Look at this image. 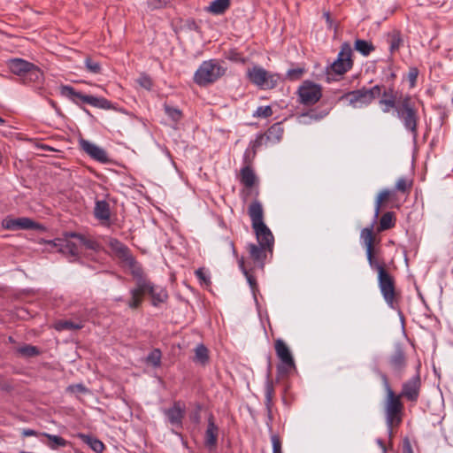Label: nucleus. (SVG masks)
Listing matches in <instances>:
<instances>
[{
  "label": "nucleus",
  "mask_w": 453,
  "mask_h": 453,
  "mask_svg": "<svg viewBox=\"0 0 453 453\" xmlns=\"http://www.w3.org/2000/svg\"><path fill=\"white\" fill-rule=\"evenodd\" d=\"M226 70L215 59L203 61L195 73L194 81L199 86H207L222 77Z\"/></svg>",
  "instance_id": "nucleus-6"
},
{
  "label": "nucleus",
  "mask_w": 453,
  "mask_h": 453,
  "mask_svg": "<svg viewBox=\"0 0 453 453\" xmlns=\"http://www.w3.org/2000/svg\"><path fill=\"white\" fill-rule=\"evenodd\" d=\"M403 453H413L410 440L408 438H404L403 440Z\"/></svg>",
  "instance_id": "nucleus-56"
},
{
  "label": "nucleus",
  "mask_w": 453,
  "mask_h": 453,
  "mask_svg": "<svg viewBox=\"0 0 453 453\" xmlns=\"http://www.w3.org/2000/svg\"><path fill=\"white\" fill-rule=\"evenodd\" d=\"M378 442H379V445H380V446L382 447V449H383V450H384V452H385V451H386V448H385V446H384L383 441H382L381 440H379V441H378Z\"/></svg>",
  "instance_id": "nucleus-63"
},
{
  "label": "nucleus",
  "mask_w": 453,
  "mask_h": 453,
  "mask_svg": "<svg viewBox=\"0 0 453 453\" xmlns=\"http://www.w3.org/2000/svg\"><path fill=\"white\" fill-rule=\"evenodd\" d=\"M304 73H305V69L303 67L289 69L287 72L286 79L292 81H298L303 77Z\"/></svg>",
  "instance_id": "nucleus-43"
},
{
  "label": "nucleus",
  "mask_w": 453,
  "mask_h": 453,
  "mask_svg": "<svg viewBox=\"0 0 453 453\" xmlns=\"http://www.w3.org/2000/svg\"><path fill=\"white\" fill-rule=\"evenodd\" d=\"M274 395V388L272 380L270 379V372L268 373L265 382V405L269 412H271V404Z\"/></svg>",
  "instance_id": "nucleus-39"
},
{
  "label": "nucleus",
  "mask_w": 453,
  "mask_h": 453,
  "mask_svg": "<svg viewBox=\"0 0 453 453\" xmlns=\"http://www.w3.org/2000/svg\"><path fill=\"white\" fill-rule=\"evenodd\" d=\"M77 388H79L80 391H85V388L81 384L77 385Z\"/></svg>",
  "instance_id": "nucleus-64"
},
{
  "label": "nucleus",
  "mask_w": 453,
  "mask_h": 453,
  "mask_svg": "<svg viewBox=\"0 0 453 453\" xmlns=\"http://www.w3.org/2000/svg\"><path fill=\"white\" fill-rule=\"evenodd\" d=\"M166 115L174 122H178L182 118V112L180 110L172 107L168 104L164 105Z\"/></svg>",
  "instance_id": "nucleus-42"
},
{
  "label": "nucleus",
  "mask_w": 453,
  "mask_h": 453,
  "mask_svg": "<svg viewBox=\"0 0 453 453\" xmlns=\"http://www.w3.org/2000/svg\"><path fill=\"white\" fill-rule=\"evenodd\" d=\"M322 18L325 19L326 26H327V28L331 29L332 27H333L334 20H333V19L331 17L330 12L325 10L323 12Z\"/></svg>",
  "instance_id": "nucleus-55"
},
{
  "label": "nucleus",
  "mask_w": 453,
  "mask_h": 453,
  "mask_svg": "<svg viewBox=\"0 0 453 453\" xmlns=\"http://www.w3.org/2000/svg\"><path fill=\"white\" fill-rule=\"evenodd\" d=\"M250 81L262 89H272L275 88L280 80L277 73H270L264 68L255 65L247 73Z\"/></svg>",
  "instance_id": "nucleus-11"
},
{
  "label": "nucleus",
  "mask_w": 453,
  "mask_h": 453,
  "mask_svg": "<svg viewBox=\"0 0 453 453\" xmlns=\"http://www.w3.org/2000/svg\"><path fill=\"white\" fill-rule=\"evenodd\" d=\"M162 353L159 349H154L146 357V362L154 367H158L161 365Z\"/></svg>",
  "instance_id": "nucleus-40"
},
{
  "label": "nucleus",
  "mask_w": 453,
  "mask_h": 453,
  "mask_svg": "<svg viewBox=\"0 0 453 453\" xmlns=\"http://www.w3.org/2000/svg\"><path fill=\"white\" fill-rule=\"evenodd\" d=\"M322 96V88L319 84L313 83V104L320 100Z\"/></svg>",
  "instance_id": "nucleus-52"
},
{
  "label": "nucleus",
  "mask_w": 453,
  "mask_h": 453,
  "mask_svg": "<svg viewBox=\"0 0 453 453\" xmlns=\"http://www.w3.org/2000/svg\"><path fill=\"white\" fill-rule=\"evenodd\" d=\"M241 182L246 187V188H252L256 181H257V176L252 170V168L247 165L246 166L242 167L241 169Z\"/></svg>",
  "instance_id": "nucleus-31"
},
{
  "label": "nucleus",
  "mask_w": 453,
  "mask_h": 453,
  "mask_svg": "<svg viewBox=\"0 0 453 453\" xmlns=\"http://www.w3.org/2000/svg\"><path fill=\"white\" fill-rule=\"evenodd\" d=\"M127 265L129 267L131 274L135 280V288L130 290V295L132 296L137 295L138 290L142 288V287H147L146 283H148L150 280L147 278L142 265L135 260V258L127 264Z\"/></svg>",
  "instance_id": "nucleus-17"
},
{
  "label": "nucleus",
  "mask_w": 453,
  "mask_h": 453,
  "mask_svg": "<svg viewBox=\"0 0 453 453\" xmlns=\"http://www.w3.org/2000/svg\"><path fill=\"white\" fill-rule=\"evenodd\" d=\"M22 435L25 436V437H27V436H36L38 435V433L33 429H24L22 431Z\"/></svg>",
  "instance_id": "nucleus-58"
},
{
  "label": "nucleus",
  "mask_w": 453,
  "mask_h": 453,
  "mask_svg": "<svg viewBox=\"0 0 453 453\" xmlns=\"http://www.w3.org/2000/svg\"><path fill=\"white\" fill-rule=\"evenodd\" d=\"M421 379L418 373L403 384L401 393L398 395H401V398H406L410 402H417L419 397Z\"/></svg>",
  "instance_id": "nucleus-15"
},
{
  "label": "nucleus",
  "mask_w": 453,
  "mask_h": 453,
  "mask_svg": "<svg viewBox=\"0 0 453 453\" xmlns=\"http://www.w3.org/2000/svg\"><path fill=\"white\" fill-rule=\"evenodd\" d=\"M418 76V69L417 67H411L408 73V80L410 81L411 88H413L416 85Z\"/></svg>",
  "instance_id": "nucleus-50"
},
{
  "label": "nucleus",
  "mask_w": 453,
  "mask_h": 453,
  "mask_svg": "<svg viewBox=\"0 0 453 453\" xmlns=\"http://www.w3.org/2000/svg\"><path fill=\"white\" fill-rule=\"evenodd\" d=\"M360 238L366 250V257L370 267L372 270L377 271L380 273L381 271H385L386 263L382 257H380V249L376 247L377 241L376 236L373 233V225L365 227L360 233Z\"/></svg>",
  "instance_id": "nucleus-3"
},
{
  "label": "nucleus",
  "mask_w": 453,
  "mask_h": 453,
  "mask_svg": "<svg viewBox=\"0 0 453 453\" xmlns=\"http://www.w3.org/2000/svg\"><path fill=\"white\" fill-rule=\"evenodd\" d=\"M248 213L252 222V227L265 224L263 207L258 200H255L250 204Z\"/></svg>",
  "instance_id": "nucleus-24"
},
{
  "label": "nucleus",
  "mask_w": 453,
  "mask_h": 453,
  "mask_svg": "<svg viewBox=\"0 0 453 453\" xmlns=\"http://www.w3.org/2000/svg\"><path fill=\"white\" fill-rule=\"evenodd\" d=\"M231 0H213L205 10L213 15H222L230 7Z\"/></svg>",
  "instance_id": "nucleus-26"
},
{
  "label": "nucleus",
  "mask_w": 453,
  "mask_h": 453,
  "mask_svg": "<svg viewBox=\"0 0 453 453\" xmlns=\"http://www.w3.org/2000/svg\"><path fill=\"white\" fill-rule=\"evenodd\" d=\"M43 436L47 437L50 441L48 446L52 449H57L58 447H65L68 444V441L59 435H54L50 434H42Z\"/></svg>",
  "instance_id": "nucleus-37"
},
{
  "label": "nucleus",
  "mask_w": 453,
  "mask_h": 453,
  "mask_svg": "<svg viewBox=\"0 0 453 453\" xmlns=\"http://www.w3.org/2000/svg\"><path fill=\"white\" fill-rule=\"evenodd\" d=\"M379 105L383 113L395 111L404 128L414 138L418 136L419 116L416 104L410 95H403L397 91L394 86H390L384 88L382 96L379 99Z\"/></svg>",
  "instance_id": "nucleus-1"
},
{
  "label": "nucleus",
  "mask_w": 453,
  "mask_h": 453,
  "mask_svg": "<svg viewBox=\"0 0 453 453\" xmlns=\"http://www.w3.org/2000/svg\"><path fill=\"white\" fill-rule=\"evenodd\" d=\"M66 236L77 239L79 241V243L85 246L86 249L88 250H97L100 249V244L96 240L88 238L87 236L81 234L69 232L66 233Z\"/></svg>",
  "instance_id": "nucleus-27"
},
{
  "label": "nucleus",
  "mask_w": 453,
  "mask_h": 453,
  "mask_svg": "<svg viewBox=\"0 0 453 453\" xmlns=\"http://www.w3.org/2000/svg\"><path fill=\"white\" fill-rule=\"evenodd\" d=\"M85 66L87 70L92 73H99L101 72L100 64L90 58L85 59Z\"/></svg>",
  "instance_id": "nucleus-46"
},
{
  "label": "nucleus",
  "mask_w": 453,
  "mask_h": 453,
  "mask_svg": "<svg viewBox=\"0 0 453 453\" xmlns=\"http://www.w3.org/2000/svg\"><path fill=\"white\" fill-rule=\"evenodd\" d=\"M352 54L350 44L347 42H343L341 45L337 58L326 69L328 82L338 81V76H342L353 67L354 61L352 59Z\"/></svg>",
  "instance_id": "nucleus-4"
},
{
  "label": "nucleus",
  "mask_w": 453,
  "mask_h": 453,
  "mask_svg": "<svg viewBox=\"0 0 453 453\" xmlns=\"http://www.w3.org/2000/svg\"><path fill=\"white\" fill-rule=\"evenodd\" d=\"M207 427L204 433L203 444L210 451L216 449L218 445L219 426L215 424V418L212 414H210L207 420Z\"/></svg>",
  "instance_id": "nucleus-19"
},
{
  "label": "nucleus",
  "mask_w": 453,
  "mask_h": 453,
  "mask_svg": "<svg viewBox=\"0 0 453 453\" xmlns=\"http://www.w3.org/2000/svg\"><path fill=\"white\" fill-rule=\"evenodd\" d=\"M137 83L143 88L147 90H150L153 86V81L151 78L146 74L142 73L139 78L137 79Z\"/></svg>",
  "instance_id": "nucleus-44"
},
{
  "label": "nucleus",
  "mask_w": 453,
  "mask_h": 453,
  "mask_svg": "<svg viewBox=\"0 0 453 453\" xmlns=\"http://www.w3.org/2000/svg\"><path fill=\"white\" fill-rule=\"evenodd\" d=\"M248 280V282L249 284L250 285V287L252 288H254L255 287H257V281H256V279L248 273V274H244Z\"/></svg>",
  "instance_id": "nucleus-57"
},
{
  "label": "nucleus",
  "mask_w": 453,
  "mask_h": 453,
  "mask_svg": "<svg viewBox=\"0 0 453 453\" xmlns=\"http://www.w3.org/2000/svg\"><path fill=\"white\" fill-rule=\"evenodd\" d=\"M257 242L261 246L267 248L268 253L273 254L274 237L265 224H260L253 226Z\"/></svg>",
  "instance_id": "nucleus-21"
},
{
  "label": "nucleus",
  "mask_w": 453,
  "mask_h": 453,
  "mask_svg": "<svg viewBox=\"0 0 453 453\" xmlns=\"http://www.w3.org/2000/svg\"><path fill=\"white\" fill-rule=\"evenodd\" d=\"M2 226L7 230H19V229H42V226L32 220L29 218L22 217L12 219L10 217L5 218L2 221Z\"/></svg>",
  "instance_id": "nucleus-16"
},
{
  "label": "nucleus",
  "mask_w": 453,
  "mask_h": 453,
  "mask_svg": "<svg viewBox=\"0 0 453 453\" xmlns=\"http://www.w3.org/2000/svg\"><path fill=\"white\" fill-rule=\"evenodd\" d=\"M146 286L147 287L140 288L137 295L132 296L127 301V306L131 310H136L141 307L143 302V297L146 294L150 296L153 306H158L159 304L166 302L168 295L165 289L160 288L157 290V288L150 280L146 283Z\"/></svg>",
  "instance_id": "nucleus-7"
},
{
  "label": "nucleus",
  "mask_w": 453,
  "mask_h": 453,
  "mask_svg": "<svg viewBox=\"0 0 453 453\" xmlns=\"http://www.w3.org/2000/svg\"><path fill=\"white\" fill-rule=\"evenodd\" d=\"M271 440L273 443V453H282L280 436L278 434H273Z\"/></svg>",
  "instance_id": "nucleus-49"
},
{
  "label": "nucleus",
  "mask_w": 453,
  "mask_h": 453,
  "mask_svg": "<svg viewBox=\"0 0 453 453\" xmlns=\"http://www.w3.org/2000/svg\"><path fill=\"white\" fill-rule=\"evenodd\" d=\"M393 195V192L389 189L381 190L375 200V208H374V218L377 219L380 213L382 207L389 201Z\"/></svg>",
  "instance_id": "nucleus-29"
},
{
  "label": "nucleus",
  "mask_w": 453,
  "mask_h": 453,
  "mask_svg": "<svg viewBox=\"0 0 453 453\" xmlns=\"http://www.w3.org/2000/svg\"><path fill=\"white\" fill-rule=\"evenodd\" d=\"M62 96L70 98L75 104H78L77 99L82 103L88 104L94 107L101 109H115L111 102L104 97H96L91 95H84L81 92L76 91L73 87L68 85H62L60 87Z\"/></svg>",
  "instance_id": "nucleus-9"
},
{
  "label": "nucleus",
  "mask_w": 453,
  "mask_h": 453,
  "mask_svg": "<svg viewBox=\"0 0 453 453\" xmlns=\"http://www.w3.org/2000/svg\"><path fill=\"white\" fill-rule=\"evenodd\" d=\"M332 109V104H329L326 106V108L320 111V112H317L315 109H313V119H320L322 118H324L325 116H326L330 110Z\"/></svg>",
  "instance_id": "nucleus-53"
},
{
  "label": "nucleus",
  "mask_w": 453,
  "mask_h": 453,
  "mask_svg": "<svg viewBox=\"0 0 453 453\" xmlns=\"http://www.w3.org/2000/svg\"><path fill=\"white\" fill-rule=\"evenodd\" d=\"M172 0H147V6L150 10L165 8Z\"/></svg>",
  "instance_id": "nucleus-45"
},
{
  "label": "nucleus",
  "mask_w": 453,
  "mask_h": 453,
  "mask_svg": "<svg viewBox=\"0 0 453 453\" xmlns=\"http://www.w3.org/2000/svg\"><path fill=\"white\" fill-rule=\"evenodd\" d=\"M115 242L117 244V255L122 261H124L126 264H128L130 261H133V259H134V257L130 253L129 249L126 245L120 243L118 241H115Z\"/></svg>",
  "instance_id": "nucleus-35"
},
{
  "label": "nucleus",
  "mask_w": 453,
  "mask_h": 453,
  "mask_svg": "<svg viewBox=\"0 0 453 453\" xmlns=\"http://www.w3.org/2000/svg\"><path fill=\"white\" fill-rule=\"evenodd\" d=\"M39 148L44 150H47V151H54L55 150L51 147H50L49 145H46V144H39L38 145Z\"/></svg>",
  "instance_id": "nucleus-61"
},
{
  "label": "nucleus",
  "mask_w": 453,
  "mask_h": 453,
  "mask_svg": "<svg viewBox=\"0 0 453 453\" xmlns=\"http://www.w3.org/2000/svg\"><path fill=\"white\" fill-rule=\"evenodd\" d=\"M274 349L277 357L280 360V363L277 365L278 374L284 376L288 374L292 370H295V361L286 342L281 339L275 340Z\"/></svg>",
  "instance_id": "nucleus-12"
},
{
  "label": "nucleus",
  "mask_w": 453,
  "mask_h": 453,
  "mask_svg": "<svg viewBox=\"0 0 453 453\" xmlns=\"http://www.w3.org/2000/svg\"><path fill=\"white\" fill-rule=\"evenodd\" d=\"M354 48L364 56L370 55L375 50V47L371 42L362 39H357L355 41Z\"/></svg>",
  "instance_id": "nucleus-34"
},
{
  "label": "nucleus",
  "mask_w": 453,
  "mask_h": 453,
  "mask_svg": "<svg viewBox=\"0 0 453 453\" xmlns=\"http://www.w3.org/2000/svg\"><path fill=\"white\" fill-rule=\"evenodd\" d=\"M297 102L306 107L303 111H299L298 107L296 109V114L299 123L306 124V119H310V112L311 111V81L306 80L298 88L296 92Z\"/></svg>",
  "instance_id": "nucleus-13"
},
{
  "label": "nucleus",
  "mask_w": 453,
  "mask_h": 453,
  "mask_svg": "<svg viewBox=\"0 0 453 453\" xmlns=\"http://www.w3.org/2000/svg\"><path fill=\"white\" fill-rule=\"evenodd\" d=\"M262 139V136L258 137L255 142H254V145H253V148H254V150H253V154L255 155L256 154V150L255 148L258 147L260 144H261V140Z\"/></svg>",
  "instance_id": "nucleus-62"
},
{
  "label": "nucleus",
  "mask_w": 453,
  "mask_h": 453,
  "mask_svg": "<svg viewBox=\"0 0 453 453\" xmlns=\"http://www.w3.org/2000/svg\"><path fill=\"white\" fill-rule=\"evenodd\" d=\"M388 42L389 43V50L391 53L397 51L403 44V38L400 31L393 30L388 33Z\"/></svg>",
  "instance_id": "nucleus-33"
},
{
  "label": "nucleus",
  "mask_w": 453,
  "mask_h": 453,
  "mask_svg": "<svg viewBox=\"0 0 453 453\" xmlns=\"http://www.w3.org/2000/svg\"><path fill=\"white\" fill-rule=\"evenodd\" d=\"M395 213L393 211H388L381 216V218L380 219L379 226L377 227V231L382 232V231L391 229L395 226Z\"/></svg>",
  "instance_id": "nucleus-32"
},
{
  "label": "nucleus",
  "mask_w": 453,
  "mask_h": 453,
  "mask_svg": "<svg viewBox=\"0 0 453 453\" xmlns=\"http://www.w3.org/2000/svg\"><path fill=\"white\" fill-rule=\"evenodd\" d=\"M81 148L93 159L100 163H107L109 161L104 150L96 146L90 142L81 139L80 141Z\"/></svg>",
  "instance_id": "nucleus-22"
},
{
  "label": "nucleus",
  "mask_w": 453,
  "mask_h": 453,
  "mask_svg": "<svg viewBox=\"0 0 453 453\" xmlns=\"http://www.w3.org/2000/svg\"><path fill=\"white\" fill-rule=\"evenodd\" d=\"M18 352L27 357H32L38 356L40 354V350L37 347L32 346L29 344L24 345L18 349Z\"/></svg>",
  "instance_id": "nucleus-41"
},
{
  "label": "nucleus",
  "mask_w": 453,
  "mask_h": 453,
  "mask_svg": "<svg viewBox=\"0 0 453 453\" xmlns=\"http://www.w3.org/2000/svg\"><path fill=\"white\" fill-rule=\"evenodd\" d=\"M388 364L392 372L399 379H402L408 365L407 354L402 344H396L394 351L388 358Z\"/></svg>",
  "instance_id": "nucleus-14"
},
{
  "label": "nucleus",
  "mask_w": 453,
  "mask_h": 453,
  "mask_svg": "<svg viewBox=\"0 0 453 453\" xmlns=\"http://www.w3.org/2000/svg\"><path fill=\"white\" fill-rule=\"evenodd\" d=\"M250 258L261 269L265 266L266 258V253L268 252L267 248L255 243H250L247 246Z\"/></svg>",
  "instance_id": "nucleus-23"
},
{
  "label": "nucleus",
  "mask_w": 453,
  "mask_h": 453,
  "mask_svg": "<svg viewBox=\"0 0 453 453\" xmlns=\"http://www.w3.org/2000/svg\"><path fill=\"white\" fill-rule=\"evenodd\" d=\"M238 264H239V267L240 269L242 271V273L244 274H248V271L245 267V265H244V258L243 257H241L239 260H238Z\"/></svg>",
  "instance_id": "nucleus-60"
},
{
  "label": "nucleus",
  "mask_w": 453,
  "mask_h": 453,
  "mask_svg": "<svg viewBox=\"0 0 453 453\" xmlns=\"http://www.w3.org/2000/svg\"><path fill=\"white\" fill-rule=\"evenodd\" d=\"M169 423L178 428L182 427V419L185 417V404L180 401L173 403V406L164 411Z\"/></svg>",
  "instance_id": "nucleus-20"
},
{
  "label": "nucleus",
  "mask_w": 453,
  "mask_h": 453,
  "mask_svg": "<svg viewBox=\"0 0 453 453\" xmlns=\"http://www.w3.org/2000/svg\"><path fill=\"white\" fill-rule=\"evenodd\" d=\"M65 235H66V234ZM67 238H69V236H65V238H57L53 241H50L49 243L52 244L64 255L72 257L73 258L72 261H75L80 256L79 248L76 243L69 241Z\"/></svg>",
  "instance_id": "nucleus-18"
},
{
  "label": "nucleus",
  "mask_w": 453,
  "mask_h": 453,
  "mask_svg": "<svg viewBox=\"0 0 453 453\" xmlns=\"http://www.w3.org/2000/svg\"><path fill=\"white\" fill-rule=\"evenodd\" d=\"M226 58L235 62H244V59L242 58V55L236 50H230L227 52Z\"/></svg>",
  "instance_id": "nucleus-51"
},
{
  "label": "nucleus",
  "mask_w": 453,
  "mask_h": 453,
  "mask_svg": "<svg viewBox=\"0 0 453 453\" xmlns=\"http://www.w3.org/2000/svg\"><path fill=\"white\" fill-rule=\"evenodd\" d=\"M378 283L386 303L391 308H395L400 299V294L396 291L394 277L387 270L381 271L378 273Z\"/></svg>",
  "instance_id": "nucleus-10"
},
{
  "label": "nucleus",
  "mask_w": 453,
  "mask_h": 453,
  "mask_svg": "<svg viewBox=\"0 0 453 453\" xmlns=\"http://www.w3.org/2000/svg\"><path fill=\"white\" fill-rule=\"evenodd\" d=\"M208 349L203 344H199L195 349L196 362L205 365L209 361Z\"/></svg>",
  "instance_id": "nucleus-38"
},
{
  "label": "nucleus",
  "mask_w": 453,
  "mask_h": 453,
  "mask_svg": "<svg viewBox=\"0 0 453 453\" xmlns=\"http://www.w3.org/2000/svg\"><path fill=\"white\" fill-rule=\"evenodd\" d=\"M79 438L87 445L90 447L92 450L96 453H101L104 449V444L97 438L85 434H79Z\"/></svg>",
  "instance_id": "nucleus-30"
},
{
  "label": "nucleus",
  "mask_w": 453,
  "mask_h": 453,
  "mask_svg": "<svg viewBox=\"0 0 453 453\" xmlns=\"http://www.w3.org/2000/svg\"><path fill=\"white\" fill-rule=\"evenodd\" d=\"M82 327L83 325L81 323H74L71 320H58L54 324V328L58 331L78 330Z\"/></svg>",
  "instance_id": "nucleus-36"
},
{
  "label": "nucleus",
  "mask_w": 453,
  "mask_h": 453,
  "mask_svg": "<svg viewBox=\"0 0 453 453\" xmlns=\"http://www.w3.org/2000/svg\"><path fill=\"white\" fill-rule=\"evenodd\" d=\"M384 88H387L384 85H375L371 88L363 87L359 89L345 93L342 99H348L349 104L354 107H357V104L369 105L376 98H381Z\"/></svg>",
  "instance_id": "nucleus-8"
},
{
  "label": "nucleus",
  "mask_w": 453,
  "mask_h": 453,
  "mask_svg": "<svg viewBox=\"0 0 453 453\" xmlns=\"http://www.w3.org/2000/svg\"><path fill=\"white\" fill-rule=\"evenodd\" d=\"M95 217L101 221H109L111 218L110 204L105 200H97L94 209Z\"/></svg>",
  "instance_id": "nucleus-25"
},
{
  "label": "nucleus",
  "mask_w": 453,
  "mask_h": 453,
  "mask_svg": "<svg viewBox=\"0 0 453 453\" xmlns=\"http://www.w3.org/2000/svg\"><path fill=\"white\" fill-rule=\"evenodd\" d=\"M10 72L19 76L24 82H40L43 78L41 69L22 58H12L6 63Z\"/></svg>",
  "instance_id": "nucleus-5"
},
{
  "label": "nucleus",
  "mask_w": 453,
  "mask_h": 453,
  "mask_svg": "<svg viewBox=\"0 0 453 453\" xmlns=\"http://www.w3.org/2000/svg\"><path fill=\"white\" fill-rule=\"evenodd\" d=\"M200 408L196 410L194 413L191 414L190 418L195 422L198 423L200 421V413H199Z\"/></svg>",
  "instance_id": "nucleus-59"
},
{
  "label": "nucleus",
  "mask_w": 453,
  "mask_h": 453,
  "mask_svg": "<svg viewBox=\"0 0 453 453\" xmlns=\"http://www.w3.org/2000/svg\"><path fill=\"white\" fill-rule=\"evenodd\" d=\"M273 115V110L270 106H260L254 113L255 117L268 118Z\"/></svg>",
  "instance_id": "nucleus-48"
},
{
  "label": "nucleus",
  "mask_w": 453,
  "mask_h": 453,
  "mask_svg": "<svg viewBox=\"0 0 453 453\" xmlns=\"http://www.w3.org/2000/svg\"><path fill=\"white\" fill-rule=\"evenodd\" d=\"M411 184L412 183L411 181H408L406 179L400 178L395 183V189L397 191L406 193L411 189Z\"/></svg>",
  "instance_id": "nucleus-47"
},
{
  "label": "nucleus",
  "mask_w": 453,
  "mask_h": 453,
  "mask_svg": "<svg viewBox=\"0 0 453 453\" xmlns=\"http://www.w3.org/2000/svg\"><path fill=\"white\" fill-rule=\"evenodd\" d=\"M196 277L201 280L203 281L204 284L206 285H209L211 284V280H210V278L206 276L204 271H203V268H198L196 272H195Z\"/></svg>",
  "instance_id": "nucleus-54"
},
{
  "label": "nucleus",
  "mask_w": 453,
  "mask_h": 453,
  "mask_svg": "<svg viewBox=\"0 0 453 453\" xmlns=\"http://www.w3.org/2000/svg\"><path fill=\"white\" fill-rule=\"evenodd\" d=\"M284 134V128L280 122L274 123L271 126L265 133L266 140L272 143L279 142Z\"/></svg>",
  "instance_id": "nucleus-28"
},
{
  "label": "nucleus",
  "mask_w": 453,
  "mask_h": 453,
  "mask_svg": "<svg viewBox=\"0 0 453 453\" xmlns=\"http://www.w3.org/2000/svg\"><path fill=\"white\" fill-rule=\"evenodd\" d=\"M380 378L387 393L385 401L386 423L389 436H392L393 429L399 426L402 423L403 403L401 401V395H397L391 388L388 376L385 373H381Z\"/></svg>",
  "instance_id": "nucleus-2"
}]
</instances>
